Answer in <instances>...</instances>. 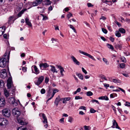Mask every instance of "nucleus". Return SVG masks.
I'll return each instance as SVG.
<instances>
[{"label":"nucleus","mask_w":130,"mask_h":130,"mask_svg":"<svg viewBox=\"0 0 130 130\" xmlns=\"http://www.w3.org/2000/svg\"><path fill=\"white\" fill-rule=\"evenodd\" d=\"M22 109V110L18 108H15L12 109V112L13 115L17 118L18 122L22 125H24L27 124L25 119L24 118L21 117L19 118V119L18 118L21 113L24 114L25 111L24 107Z\"/></svg>","instance_id":"f257e3e1"},{"label":"nucleus","mask_w":130,"mask_h":130,"mask_svg":"<svg viewBox=\"0 0 130 130\" xmlns=\"http://www.w3.org/2000/svg\"><path fill=\"white\" fill-rule=\"evenodd\" d=\"M3 115L6 117H9L10 115V112L9 109L5 108L2 111Z\"/></svg>","instance_id":"f03ea898"},{"label":"nucleus","mask_w":130,"mask_h":130,"mask_svg":"<svg viewBox=\"0 0 130 130\" xmlns=\"http://www.w3.org/2000/svg\"><path fill=\"white\" fill-rule=\"evenodd\" d=\"M8 101L10 104H12L13 106H15L18 105L17 103L15 101V99L13 97L9 98Z\"/></svg>","instance_id":"7ed1b4c3"},{"label":"nucleus","mask_w":130,"mask_h":130,"mask_svg":"<svg viewBox=\"0 0 130 130\" xmlns=\"http://www.w3.org/2000/svg\"><path fill=\"white\" fill-rule=\"evenodd\" d=\"M8 123V121L5 118H0V125L1 126H5Z\"/></svg>","instance_id":"20e7f679"},{"label":"nucleus","mask_w":130,"mask_h":130,"mask_svg":"<svg viewBox=\"0 0 130 130\" xmlns=\"http://www.w3.org/2000/svg\"><path fill=\"white\" fill-rule=\"evenodd\" d=\"M6 61L5 58H2L0 59V67L4 68L6 65Z\"/></svg>","instance_id":"39448f33"},{"label":"nucleus","mask_w":130,"mask_h":130,"mask_svg":"<svg viewBox=\"0 0 130 130\" xmlns=\"http://www.w3.org/2000/svg\"><path fill=\"white\" fill-rule=\"evenodd\" d=\"M79 52L80 53L87 57H88L89 58H90L93 60L94 61L95 60V59L94 58V57L93 56H91V55L80 50H79Z\"/></svg>","instance_id":"423d86ee"},{"label":"nucleus","mask_w":130,"mask_h":130,"mask_svg":"<svg viewBox=\"0 0 130 130\" xmlns=\"http://www.w3.org/2000/svg\"><path fill=\"white\" fill-rule=\"evenodd\" d=\"M44 78L43 76H42L38 78V80L36 82H35V84L38 86L42 82Z\"/></svg>","instance_id":"0eeeda50"},{"label":"nucleus","mask_w":130,"mask_h":130,"mask_svg":"<svg viewBox=\"0 0 130 130\" xmlns=\"http://www.w3.org/2000/svg\"><path fill=\"white\" fill-rule=\"evenodd\" d=\"M49 66V65L46 63H40L39 64V66L40 69L43 70L44 68H46L48 67Z\"/></svg>","instance_id":"6e6552de"},{"label":"nucleus","mask_w":130,"mask_h":130,"mask_svg":"<svg viewBox=\"0 0 130 130\" xmlns=\"http://www.w3.org/2000/svg\"><path fill=\"white\" fill-rule=\"evenodd\" d=\"M112 125L111 127L112 128H116L118 129H121L118 126L117 123L116 122V121L115 120H113L112 121Z\"/></svg>","instance_id":"1a4fd4ad"},{"label":"nucleus","mask_w":130,"mask_h":130,"mask_svg":"<svg viewBox=\"0 0 130 130\" xmlns=\"http://www.w3.org/2000/svg\"><path fill=\"white\" fill-rule=\"evenodd\" d=\"M42 1V0H36L32 2V4L33 6H37L41 4Z\"/></svg>","instance_id":"9d476101"},{"label":"nucleus","mask_w":130,"mask_h":130,"mask_svg":"<svg viewBox=\"0 0 130 130\" xmlns=\"http://www.w3.org/2000/svg\"><path fill=\"white\" fill-rule=\"evenodd\" d=\"M6 101L4 98H0V107H3L5 105Z\"/></svg>","instance_id":"9b49d317"},{"label":"nucleus","mask_w":130,"mask_h":130,"mask_svg":"<svg viewBox=\"0 0 130 130\" xmlns=\"http://www.w3.org/2000/svg\"><path fill=\"white\" fill-rule=\"evenodd\" d=\"M58 67L60 70V74L62 76L64 75L63 72H64L65 71L64 70L63 68L61 66L58 65Z\"/></svg>","instance_id":"f8f14e48"},{"label":"nucleus","mask_w":130,"mask_h":130,"mask_svg":"<svg viewBox=\"0 0 130 130\" xmlns=\"http://www.w3.org/2000/svg\"><path fill=\"white\" fill-rule=\"evenodd\" d=\"M7 81V86L8 89H10L11 88L12 84V78L10 77L9 78Z\"/></svg>","instance_id":"ddd939ff"},{"label":"nucleus","mask_w":130,"mask_h":130,"mask_svg":"<svg viewBox=\"0 0 130 130\" xmlns=\"http://www.w3.org/2000/svg\"><path fill=\"white\" fill-rule=\"evenodd\" d=\"M72 60L74 63L78 65H79L80 63L79 61H78L75 58L74 56H72L71 57Z\"/></svg>","instance_id":"4468645a"},{"label":"nucleus","mask_w":130,"mask_h":130,"mask_svg":"<svg viewBox=\"0 0 130 130\" xmlns=\"http://www.w3.org/2000/svg\"><path fill=\"white\" fill-rule=\"evenodd\" d=\"M51 41H52V43L54 46H58V41L57 39H55L54 38H52Z\"/></svg>","instance_id":"2eb2a0df"},{"label":"nucleus","mask_w":130,"mask_h":130,"mask_svg":"<svg viewBox=\"0 0 130 130\" xmlns=\"http://www.w3.org/2000/svg\"><path fill=\"white\" fill-rule=\"evenodd\" d=\"M60 100V99L59 96L57 97L55 100L54 103L57 106L58 104L59 103Z\"/></svg>","instance_id":"dca6fc26"},{"label":"nucleus","mask_w":130,"mask_h":130,"mask_svg":"<svg viewBox=\"0 0 130 130\" xmlns=\"http://www.w3.org/2000/svg\"><path fill=\"white\" fill-rule=\"evenodd\" d=\"M14 17L13 16H10L9 18L8 21V24H10L11 23H13L14 21L15 20H14Z\"/></svg>","instance_id":"f3484780"},{"label":"nucleus","mask_w":130,"mask_h":130,"mask_svg":"<svg viewBox=\"0 0 130 130\" xmlns=\"http://www.w3.org/2000/svg\"><path fill=\"white\" fill-rule=\"evenodd\" d=\"M50 67H51L50 70L53 73H57L58 71L54 66L52 65H50Z\"/></svg>","instance_id":"a211bd4d"},{"label":"nucleus","mask_w":130,"mask_h":130,"mask_svg":"<svg viewBox=\"0 0 130 130\" xmlns=\"http://www.w3.org/2000/svg\"><path fill=\"white\" fill-rule=\"evenodd\" d=\"M42 117L43 120L42 121L44 124L47 123V120L46 116L44 114H42Z\"/></svg>","instance_id":"6ab92c4d"},{"label":"nucleus","mask_w":130,"mask_h":130,"mask_svg":"<svg viewBox=\"0 0 130 130\" xmlns=\"http://www.w3.org/2000/svg\"><path fill=\"white\" fill-rule=\"evenodd\" d=\"M5 30V26H3L0 28V36H1L4 32Z\"/></svg>","instance_id":"aec40b11"},{"label":"nucleus","mask_w":130,"mask_h":130,"mask_svg":"<svg viewBox=\"0 0 130 130\" xmlns=\"http://www.w3.org/2000/svg\"><path fill=\"white\" fill-rule=\"evenodd\" d=\"M32 67L34 68V70L35 71V72L34 73L36 74H37L39 73V71L38 69V68L36 66L34 65L32 66Z\"/></svg>","instance_id":"412c9836"},{"label":"nucleus","mask_w":130,"mask_h":130,"mask_svg":"<svg viewBox=\"0 0 130 130\" xmlns=\"http://www.w3.org/2000/svg\"><path fill=\"white\" fill-rule=\"evenodd\" d=\"M25 21L26 23L29 27H32V25L31 24L30 22L29 21V19L28 18H26L25 19Z\"/></svg>","instance_id":"4be33fe9"},{"label":"nucleus","mask_w":130,"mask_h":130,"mask_svg":"<svg viewBox=\"0 0 130 130\" xmlns=\"http://www.w3.org/2000/svg\"><path fill=\"white\" fill-rule=\"evenodd\" d=\"M10 52V50H7L4 55L5 57L6 56H7L8 60L9 59Z\"/></svg>","instance_id":"5701e85b"},{"label":"nucleus","mask_w":130,"mask_h":130,"mask_svg":"<svg viewBox=\"0 0 130 130\" xmlns=\"http://www.w3.org/2000/svg\"><path fill=\"white\" fill-rule=\"evenodd\" d=\"M98 99L99 100H104L106 101H108L109 100L108 98L106 95L104 96L100 97Z\"/></svg>","instance_id":"b1692460"},{"label":"nucleus","mask_w":130,"mask_h":130,"mask_svg":"<svg viewBox=\"0 0 130 130\" xmlns=\"http://www.w3.org/2000/svg\"><path fill=\"white\" fill-rule=\"evenodd\" d=\"M27 10L26 9H24L22 10L18 14V17H21L22 14L24 13V12Z\"/></svg>","instance_id":"393cba45"},{"label":"nucleus","mask_w":130,"mask_h":130,"mask_svg":"<svg viewBox=\"0 0 130 130\" xmlns=\"http://www.w3.org/2000/svg\"><path fill=\"white\" fill-rule=\"evenodd\" d=\"M47 94L46 95V97L48 98L50 97L51 95V88L50 87H48L47 89Z\"/></svg>","instance_id":"a878e982"},{"label":"nucleus","mask_w":130,"mask_h":130,"mask_svg":"<svg viewBox=\"0 0 130 130\" xmlns=\"http://www.w3.org/2000/svg\"><path fill=\"white\" fill-rule=\"evenodd\" d=\"M76 74L80 79L82 80L83 79V76L82 74L80 73H76Z\"/></svg>","instance_id":"bb28decb"},{"label":"nucleus","mask_w":130,"mask_h":130,"mask_svg":"<svg viewBox=\"0 0 130 130\" xmlns=\"http://www.w3.org/2000/svg\"><path fill=\"white\" fill-rule=\"evenodd\" d=\"M118 31L122 34H124L125 32V30L123 28H121L118 29Z\"/></svg>","instance_id":"cd10ccee"},{"label":"nucleus","mask_w":130,"mask_h":130,"mask_svg":"<svg viewBox=\"0 0 130 130\" xmlns=\"http://www.w3.org/2000/svg\"><path fill=\"white\" fill-rule=\"evenodd\" d=\"M119 32V31H116L115 32L116 36L118 37H120L121 36V35L120 33Z\"/></svg>","instance_id":"c85d7f7f"},{"label":"nucleus","mask_w":130,"mask_h":130,"mask_svg":"<svg viewBox=\"0 0 130 130\" xmlns=\"http://www.w3.org/2000/svg\"><path fill=\"white\" fill-rule=\"evenodd\" d=\"M4 93L6 98H8L9 96V93L7 90H4Z\"/></svg>","instance_id":"c756f323"},{"label":"nucleus","mask_w":130,"mask_h":130,"mask_svg":"<svg viewBox=\"0 0 130 130\" xmlns=\"http://www.w3.org/2000/svg\"><path fill=\"white\" fill-rule=\"evenodd\" d=\"M7 76L6 73H4L3 74L0 73V77L1 78H4Z\"/></svg>","instance_id":"7c9ffc66"},{"label":"nucleus","mask_w":130,"mask_h":130,"mask_svg":"<svg viewBox=\"0 0 130 130\" xmlns=\"http://www.w3.org/2000/svg\"><path fill=\"white\" fill-rule=\"evenodd\" d=\"M69 108H72L74 105V102L73 101H70L69 103Z\"/></svg>","instance_id":"2f4dec72"},{"label":"nucleus","mask_w":130,"mask_h":130,"mask_svg":"<svg viewBox=\"0 0 130 130\" xmlns=\"http://www.w3.org/2000/svg\"><path fill=\"white\" fill-rule=\"evenodd\" d=\"M107 47L111 50H113L114 49V48L113 46L111 44L107 43Z\"/></svg>","instance_id":"473e14b6"},{"label":"nucleus","mask_w":130,"mask_h":130,"mask_svg":"<svg viewBox=\"0 0 130 130\" xmlns=\"http://www.w3.org/2000/svg\"><path fill=\"white\" fill-rule=\"evenodd\" d=\"M85 130H89L92 129L91 127L90 126H84Z\"/></svg>","instance_id":"72a5a7b5"},{"label":"nucleus","mask_w":130,"mask_h":130,"mask_svg":"<svg viewBox=\"0 0 130 130\" xmlns=\"http://www.w3.org/2000/svg\"><path fill=\"white\" fill-rule=\"evenodd\" d=\"M19 129L21 130H26L27 129L26 127H24L23 126H22L18 128L17 130H19Z\"/></svg>","instance_id":"f704fd0d"},{"label":"nucleus","mask_w":130,"mask_h":130,"mask_svg":"<svg viewBox=\"0 0 130 130\" xmlns=\"http://www.w3.org/2000/svg\"><path fill=\"white\" fill-rule=\"evenodd\" d=\"M112 81L115 83H121V81L118 79H112Z\"/></svg>","instance_id":"c9c22d12"},{"label":"nucleus","mask_w":130,"mask_h":130,"mask_svg":"<svg viewBox=\"0 0 130 130\" xmlns=\"http://www.w3.org/2000/svg\"><path fill=\"white\" fill-rule=\"evenodd\" d=\"M68 26H69L70 28H71L73 30V31H74V32H75V33L76 32V30L74 28V27L73 26V25H71V24H70V25H68Z\"/></svg>","instance_id":"e433bc0d"},{"label":"nucleus","mask_w":130,"mask_h":130,"mask_svg":"<svg viewBox=\"0 0 130 130\" xmlns=\"http://www.w3.org/2000/svg\"><path fill=\"white\" fill-rule=\"evenodd\" d=\"M4 84V83L3 81L0 79V88H2Z\"/></svg>","instance_id":"4c0bfd02"},{"label":"nucleus","mask_w":130,"mask_h":130,"mask_svg":"<svg viewBox=\"0 0 130 130\" xmlns=\"http://www.w3.org/2000/svg\"><path fill=\"white\" fill-rule=\"evenodd\" d=\"M59 91V90L57 89L54 90L53 91V92L52 95V97H53L55 93L57 92H58Z\"/></svg>","instance_id":"58836bf2"},{"label":"nucleus","mask_w":130,"mask_h":130,"mask_svg":"<svg viewBox=\"0 0 130 130\" xmlns=\"http://www.w3.org/2000/svg\"><path fill=\"white\" fill-rule=\"evenodd\" d=\"M93 95V93L90 91H88L87 93V95L88 96H91L92 95Z\"/></svg>","instance_id":"ea45409f"},{"label":"nucleus","mask_w":130,"mask_h":130,"mask_svg":"<svg viewBox=\"0 0 130 130\" xmlns=\"http://www.w3.org/2000/svg\"><path fill=\"white\" fill-rule=\"evenodd\" d=\"M103 61L107 65H108L109 64V62L105 58H103Z\"/></svg>","instance_id":"a19ab883"},{"label":"nucleus","mask_w":130,"mask_h":130,"mask_svg":"<svg viewBox=\"0 0 130 130\" xmlns=\"http://www.w3.org/2000/svg\"><path fill=\"white\" fill-rule=\"evenodd\" d=\"M117 96V95L116 94L113 93V94H111L110 95V98H114L115 97H116Z\"/></svg>","instance_id":"79ce46f5"},{"label":"nucleus","mask_w":130,"mask_h":130,"mask_svg":"<svg viewBox=\"0 0 130 130\" xmlns=\"http://www.w3.org/2000/svg\"><path fill=\"white\" fill-rule=\"evenodd\" d=\"M81 89L80 88H78L76 91H75L74 92V94H76L77 93L80 92L81 91Z\"/></svg>","instance_id":"37998d69"},{"label":"nucleus","mask_w":130,"mask_h":130,"mask_svg":"<svg viewBox=\"0 0 130 130\" xmlns=\"http://www.w3.org/2000/svg\"><path fill=\"white\" fill-rule=\"evenodd\" d=\"M115 47L116 48H119L120 47V45L118 44L115 43L114 44Z\"/></svg>","instance_id":"c03bdc74"},{"label":"nucleus","mask_w":130,"mask_h":130,"mask_svg":"<svg viewBox=\"0 0 130 130\" xmlns=\"http://www.w3.org/2000/svg\"><path fill=\"white\" fill-rule=\"evenodd\" d=\"M120 67L121 68H124L125 67V64L124 63H121L120 65Z\"/></svg>","instance_id":"a18cd8bd"},{"label":"nucleus","mask_w":130,"mask_h":130,"mask_svg":"<svg viewBox=\"0 0 130 130\" xmlns=\"http://www.w3.org/2000/svg\"><path fill=\"white\" fill-rule=\"evenodd\" d=\"M67 17L69 19L72 16V14L70 12L67 15Z\"/></svg>","instance_id":"49530a36"},{"label":"nucleus","mask_w":130,"mask_h":130,"mask_svg":"<svg viewBox=\"0 0 130 130\" xmlns=\"http://www.w3.org/2000/svg\"><path fill=\"white\" fill-rule=\"evenodd\" d=\"M121 59L123 62H126V60L124 57H122L121 58Z\"/></svg>","instance_id":"de8ad7c7"},{"label":"nucleus","mask_w":130,"mask_h":130,"mask_svg":"<svg viewBox=\"0 0 130 130\" xmlns=\"http://www.w3.org/2000/svg\"><path fill=\"white\" fill-rule=\"evenodd\" d=\"M82 99V97L79 96H76L75 97V99L76 100Z\"/></svg>","instance_id":"09e8293b"},{"label":"nucleus","mask_w":130,"mask_h":130,"mask_svg":"<svg viewBox=\"0 0 130 130\" xmlns=\"http://www.w3.org/2000/svg\"><path fill=\"white\" fill-rule=\"evenodd\" d=\"M117 88H118V89L119 90H120V91L121 90V91H122L124 93H125V91L124 90H123L121 88L119 87H117Z\"/></svg>","instance_id":"8fccbe9b"},{"label":"nucleus","mask_w":130,"mask_h":130,"mask_svg":"<svg viewBox=\"0 0 130 130\" xmlns=\"http://www.w3.org/2000/svg\"><path fill=\"white\" fill-rule=\"evenodd\" d=\"M102 31L103 33L105 34H106L107 33V31L106 29L104 28H102Z\"/></svg>","instance_id":"3c124183"},{"label":"nucleus","mask_w":130,"mask_h":130,"mask_svg":"<svg viewBox=\"0 0 130 130\" xmlns=\"http://www.w3.org/2000/svg\"><path fill=\"white\" fill-rule=\"evenodd\" d=\"M79 109H83L84 110H86V107H85L83 106H80L79 108Z\"/></svg>","instance_id":"603ef678"},{"label":"nucleus","mask_w":130,"mask_h":130,"mask_svg":"<svg viewBox=\"0 0 130 130\" xmlns=\"http://www.w3.org/2000/svg\"><path fill=\"white\" fill-rule=\"evenodd\" d=\"M73 120V118L71 117H68V122L71 123L72 122V121Z\"/></svg>","instance_id":"864d4df0"},{"label":"nucleus","mask_w":130,"mask_h":130,"mask_svg":"<svg viewBox=\"0 0 130 130\" xmlns=\"http://www.w3.org/2000/svg\"><path fill=\"white\" fill-rule=\"evenodd\" d=\"M41 15L43 17L42 19L43 20H45L47 19V17L46 16H44V15L42 14H41Z\"/></svg>","instance_id":"5fc2aeb1"},{"label":"nucleus","mask_w":130,"mask_h":130,"mask_svg":"<svg viewBox=\"0 0 130 130\" xmlns=\"http://www.w3.org/2000/svg\"><path fill=\"white\" fill-rule=\"evenodd\" d=\"M40 92L42 94H43L45 93V91L44 89L43 88L41 89Z\"/></svg>","instance_id":"6e6d98bb"},{"label":"nucleus","mask_w":130,"mask_h":130,"mask_svg":"<svg viewBox=\"0 0 130 130\" xmlns=\"http://www.w3.org/2000/svg\"><path fill=\"white\" fill-rule=\"evenodd\" d=\"M49 81V79L47 77H46L45 78V82L47 84Z\"/></svg>","instance_id":"4d7b16f0"},{"label":"nucleus","mask_w":130,"mask_h":130,"mask_svg":"<svg viewBox=\"0 0 130 130\" xmlns=\"http://www.w3.org/2000/svg\"><path fill=\"white\" fill-rule=\"evenodd\" d=\"M96 111L93 108H91L90 110V112L91 113H94Z\"/></svg>","instance_id":"13d9d810"},{"label":"nucleus","mask_w":130,"mask_h":130,"mask_svg":"<svg viewBox=\"0 0 130 130\" xmlns=\"http://www.w3.org/2000/svg\"><path fill=\"white\" fill-rule=\"evenodd\" d=\"M82 70L83 72L85 74H86L87 73V72L86 70L83 67L82 68Z\"/></svg>","instance_id":"bf43d9fd"},{"label":"nucleus","mask_w":130,"mask_h":130,"mask_svg":"<svg viewBox=\"0 0 130 130\" xmlns=\"http://www.w3.org/2000/svg\"><path fill=\"white\" fill-rule=\"evenodd\" d=\"M22 70L24 72H26L27 71V68L25 67H23L22 68Z\"/></svg>","instance_id":"052dcab7"},{"label":"nucleus","mask_w":130,"mask_h":130,"mask_svg":"<svg viewBox=\"0 0 130 130\" xmlns=\"http://www.w3.org/2000/svg\"><path fill=\"white\" fill-rule=\"evenodd\" d=\"M109 39H110V40L112 42H113L114 41V40H115L114 38L112 37H110L109 38Z\"/></svg>","instance_id":"680f3d73"},{"label":"nucleus","mask_w":130,"mask_h":130,"mask_svg":"<svg viewBox=\"0 0 130 130\" xmlns=\"http://www.w3.org/2000/svg\"><path fill=\"white\" fill-rule=\"evenodd\" d=\"M6 69H4L2 70L1 71V72L0 73L3 74L5 73H6Z\"/></svg>","instance_id":"e2e57ef3"},{"label":"nucleus","mask_w":130,"mask_h":130,"mask_svg":"<svg viewBox=\"0 0 130 130\" xmlns=\"http://www.w3.org/2000/svg\"><path fill=\"white\" fill-rule=\"evenodd\" d=\"M92 102L93 103H94V102H95L98 104H99V102L98 101L96 100H92Z\"/></svg>","instance_id":"0e129e2a"},{"label":"nucleus","mask_w":130,"mask_h":130,"mask_svg":"<svg viewBox=\"0 0 130 130\" xmlns=\"http://www.w3.org/2000/svg\"><path fill=\"white\" fill-rule=\"evenodd\" d=\"M121 118L124 121L126 119L125 116L124 115H122L121 117Z\"/></svg>","instance_id":"69168bd1"},{"label":"nucleus","mask_w":130,"mask_h":130,"mask_svg":"<svg viewBox=\"0 0 130 130\" xmlns=\"http://www.w3.org/2000/svg\"><path fill=\"white\" fill-rule=\"evenodd\" d=\"M101 78L102 79H104L105 80H107V79L106 78V77L105 76H104V75H102L101 76Z\"/></svg>","instance_id":"338daca9"},{"label":"nucleus","mask_w":130,"mask_h":130,"mask_svg":"<svg viewBox=\"0 0 130 130\" xmlns=\"http://www.w3.org/2000/svg\"><path fill=\"white\" fill-rule=\"evenodd\" d=\"M125 106H130V103L128 102H126V104H125Z\"/></svg>","instance_id":"774afa93"}]
</instances>
